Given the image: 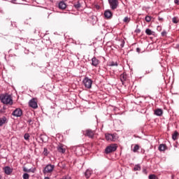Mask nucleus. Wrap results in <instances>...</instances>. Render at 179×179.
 <instances>
[{"mask_svg":"<svg viewBox=\"0 0 179 179\" xmlns=\"http://www.w3.org/2000/svg\"><path fill=\"white\" fill-rule=\"evenodd\" d=\"M54 169H55V166L52 164L46 165L43 169V174H48L50 173H52Z\"/></svg>","mask_w":179,"mask_h":179,"instance_id":"nucleus-3","label":"nucleus"},{"mask_svg":"<svg viewBox=\"0 0 179 179\" xmlns=\"http://www.w3.org/2000/svg\"><path fill=\"white\" fill-rule=\"evenodd\" d=\"M85 136H88L89 138H93L94 136V131L90 129H87Z\"/></svg>","mask_w":179,"mask_h":179,"instance_id":"nucleus-10","label":"nucleus"},{"mask_svg":"<svg viewBox=\"0 0 179 179\" xmlns=\"http://www.w3.org/2000/svg\"><path fill=\"white\" fill-rule=\"evenodd\" d=\"M105 138L106 141H110L111 142H115L117 141V135L115 134H105Z\"/></svg>","mask_w":179,"mask_h":179,"instance_id":"nucleus-6","label":"nucleus"},{"mask_svg":"<svg viewBox=\"0 0 179 179\" xmlns=\"http://www.w3.org/2000/svg\"><path fill=\"white\" fill-rule=\"evenodd\" d=\"M121 44H120V47L122 48H124V44H125V41H124V40H122V41H121Z\"/></svg>","mask_w":179,"mask_h":179,"instance_id":"nucleus-33","label":"nucleus"},{"mask_svg":"<svg viewBox=\"0 0 179 179\" xmlns=\"http://www.w3.org/2000/svg\"><path fill=\"white\" fill-rule=\"evenodd\" d=\"M148 178H149V179H158V178H157V176H156V175H155V174H151V175H150V176H148Z\"/></svg>","mask_w":179,"mask_h":179,"instance_id":"nucleus-24","label":"nucleus"},{"mask_svg":"<svg viewBox=\"0 0 179 179\" xmlns=\"http://www.w3.org/2000/svg\"><path fill=\"white\" fill-rule=\"evenodd\" d=\"M136 51H137V52H141V48H136Z\"/></svg>","mask_w":179,"mask_h":179,"instance_id":"nucleus-38","label":"nucleus"},{"mask_svg":"<svg viewBox=\"0 0 179 179\" xmlns=\"http://www.w3.org/2000/svg\"><path fill=\"white\" fill-rule=\"evenodd\" d=\"M43 154L44 156H48V150L47 148H44Z\"/></svg>","mask_w":179,"mask_h":179,"instance_id":"nucleus-25","label":"nucleus"},{"mask_svg":"<svg viewBox=\"0 0 179 179\" xmlns=\"http://www.w3.org/2000/svg\"><path fill=\"white\" fill-rule=\"evenodd\" d=\"M99 63L100 62L99 61V59H97V58L93 57L92 59V65H93V66H97Z\"/></svg>","mask_w":179,"mask_h":179,"instance_id":"nucleus-13","label":"nucleus"},{"mask_svg":"<svg viewBox=\"0 0 179 179\" xmlns=\"http://www.w3.org/2000/svg\"><path fill=\"white\" fill-rule=\"evenodd\" d=\"M6 121H8V119L5 116L0 118V127H2V125H3V124H6Z\"/></svg>","mask_w":179,"mask_h":179,"instance_id":"nucleus-16","label":"nucleus"},{"mask_svg":"<svg viewBox=\"0 0 179 179\" xmlns=\"http://www.w3.org/2000/svg\"><path fill=\"white\" fill-rule=\"evenodd\" d=\"M159 152H164L166 149H167V146L164 144H160L159 148H158Z\"/></svg>","mask_w":179,"mask_h":179,"instance_id":"nucleus-17","label":"nucleus"},{"mask_svg":"<svg viewBox=\"0 0 179 179\" xmlns=\"http://www.w3.org/2000/svg\"><path fill=\"white\" fill-rule=\"evenodd\" d=\"M167 34V32L166 31H163L162 32V36H163V37H164V36H166Z\"/></svg>","mask_w":179,"mask_h":179,"instance_id":"nucleus-36","label":"nucleus"},{"mask_svg":"<svg viewBox=\"0 0 179 179\" xmlns=\"http://www.w3.org/2000/svg\"><path fill=\"white\" fill-rule=\"evenodd\" d=\"M83 83H84L85 87H87V89H91L93 81L88 77H85L83 80Z\"/></svg>","mask_w":179,"mask_h":179,"instance_id":"nucleus-2","label":"nucleus"},{"mask_svg":"<svg viewBox=\"0 0 179 179\" xmlns=\"http://www.w3.org/2000/svg\"><path fill=\"white\" fill-rule=\"evenodd\" d=\"M74 6H75V8H80V3H78L77 4H75Z\"/></svg>","mask_w":179,"mask_h":179,"instance_id":"nucleus-35","label":"nucleus"},{"mask_svg":"<svg viewBox=\"0 0 179 179\" xmlns=\"http://www.w3.org/2000/svg\"><path fill=\"white\" fill-rule=\"evenodd\" d=\"M109 66H118V63L117 62H111Z\"/></svg>","mask_w":179,"mask_h":179,"instance_id":"nucleus-23","label":"nucleus"},{"mask_svg":"<svg viewBox=\"0 0 179 179\" xmlns=\"http://www.w3.org/2000/svg\"><path fill=\"white\" fill-rule=\"evenodd\" d=\"M159 20H163V18H162V17H159Z\"/></svg>","mask_w":179,"mask_h":179,"instance_id":"nucleus-42","label":"nucleus"},{"mask_svg":"<svg viewBox=\"0 0 179 179\" xmlns=\"http://www.w3.org/2000/svg\"><path fill=\"white\" fill-rule=\"evenodd\" d=\"M143 173H144V174H148V171L146 170V169H143Z\"/></svg>","mask_w":179,"mask_h":179,"instance_id":"nucleus-37","label":"nucleus"},{"mask_svg":"<svg viewBox=\"0 0 179 179\" xmlns=\"http://www.w3.org/2000/svg\"><path fill=\"white\" fill-rule=\"evenodd\" d=\"M57 150L59 153H65L66 148L64 145H59L57 146Z\"/></svg>","mask_w":179,"mask_h":179,"instance_id":"nucleus-12","label":"nucleus"},{"mask_svg":"<svg viewBox=\"0 0 179 179\" xmlns=\"http://www.w3.org/2000/svg\"><path fill=\"white\" fill-rule=\"evenodd\" d=\"M22 114L23 112L22 111V109L17 108L13 112L12 115H13L14 117H22Z\"/></svg>","mask_w":179,"mask_h":179,"instance_id":"nucleus-7","label":"nucleus"},{"mask_svg":"<svg viewBox=\"0 0 179 179\" xmlns=\"http://www.w3.org/2000/svg\"><path fill=\"white\" fill-rule=\"evenodd\" d=\"M137 150H139V146H138V145H135V146L134 147L133 151H134V152H137Z\"/></svg>","mask_w":179,"mask_h":179,"instance_id":"nucleus-30","label":"nucleus"},{"mask_svg":"<svg viewBox=\"0 0 179 179\" xmlns=\"http://www.w3.org/2000/svg\"><path fill=\"white\" fill-rule=\"evenodd\" d=\"M129 20H130L129 17H125L124 18V20H123V22H124V23H129Z\"/></svg>","mask_w":179,"mask_h":179,"instance_id":"nucleus-27","label":"nucleus"},{"mask_svg":"<svg viewBox=\"0 0 179 179\" xmlns=\"http://www.w3.org/2000/svg\"><path fill=\"white\" fill-rule=\"evenodd\" d=\"M1 144H0V148H1Z\"/></svg>","mask_w":179,"mask_h":179,"instance_id":"nucleus-45","label":"nucleus"},{"mask_svg":"<svg viewBox=\"0 0 179 179\" xmlns=\"http://www.w3.org/2000/svg\"><path fill=\"white\" fill-rule=\"evenodd\" d=\"M178 136V132L175 131V132L173 134V135H172V139H173V141H176Z\"/></svg>","mask_w":179,"mask_h":179,"instance_id":"nucleus-21","label":"nucleus"},{"mask_svg":"<svg viewBox=\"0 0 179 179\" xmlns=\"http://www.w3.org/2000/svg\"><path fill=\"white\" fill-rule=\"evenodd\" d=\"M24 138L25 141H29V138H30V135L29 134H25L24 136Z\"/></svg>","mask_w":179,"mask_h":179,"instance_id":"nucleus-29","label":"nucleus"},{"mask_svg":"<svg viewBox=\"0 0 179 179\" xmlns=\"http://www.w3.org/2000/svg\"><path fill=\"white\" fill-rule=\"evenodd\" d=\"M172 22L173 23H178V18H177V17H174L172 18Z\"/></svg>","mask_w":179,"mask_h":179,"instance_id":"nucleus-26","label":"nucleus"},{"mask_svg":"<svg viewBox=\"0 0 179 179\" xmlns=\"http://www.w3.org/2000/svg\"><path fill=\"white\" fill-rule=\"evenodd\" d=\"M0 99L1 103L3 104H9L10 106L13 104V101L12 100V97L10 95H1L0 96Z\"/></svg>","mask_w":179,"mask_h":179,"instance_id":"nucleus-1","label":"nucleus"},{"mask_svg":"<svg viewBox=\"0 0 179 179\" xmlns=\"http://www.w3.org/2000/svg\"><path fill=\"white\" fill-rule=\"evenodd\" d=\"M93 173V171L92 169H87L85 176L86 178H90V176Z\"/></svg>","mask_w":179,"mask_h":179,"instance_id":"nucleus-15","label":"nucleus"},{"mask_svg":"<svg viewBox=\"0 0 179 179\" xmlns=\"http://www.w3.org/2000/svg\"><path fill=\"white\" fill-rule=\"evenodd\" d=\"M29 170H30V173H35L36 168L29 169Z\"/></svg>","mask_w":179,"mask_h":179,"instance_id":"nucleus-34","label":"nucleus"},{"mask_svg":"<svg viewBox=\"0 0 179 179\" xmlns=\"http://www.w3.org/2000/svg\"><path fill=\"white\" fill-rule=\"evenodd\" d=\"M28 122H29V124H32V123H31V119H29V120H28Z\"/></svg>","mask_w":179,"mask_h":179,"instance_id":"nucleus-41","label":"nucleus"},{"mask_svg":"<svg viewBox=\"0 0 179 179\" xmlns=\"http://www.w3.org/2000/svg\"><path fill=\"white\" fill-rule=\"evenodd\" d=\"M3 170L5 173V174H6L7 176H10V174H12V173L13 172V169H11L10 166H5L3 168Z\"/></svg>","mask_w":179,"mask_h":179,"instance_id":"nucleus-8","label":"nucleus"},{"mask_svg":"<svg viewBox=\"0 0 179 179\" xmlns=\"http://www.w3.org/2000/svg\"><path fill=\"white\" fill-rule=\"evenodd\" d=\"M145 22H148L152 20V17H150V16H148V15L145 16Z\"/></svg>","mask_w":179,"mask_h":179,"instance_id":"nucleus-28","label":"nucleus"},{"mask_svg":"<svg viewBox=\"0 0 179 179\" xmlns=\"http://www.w3.org/2000/svg\"><path fill=\"white\" fill-rule=\"evenodd\" d=\"M120 80L121 82H125V80H127V75L125 74H121L120 75Z\"/></svg>","mask_w":179,"mask_h":179,"instance_id":"nucleus-19","label":"nucleus"},{"mask_svg":"<svg viewBox=\"0 0 179 179\" xmlns=\"http://www.w3.org/2000/svg\"><path fill=\"white\" fill-rule=\"evenodd\" d=\"M23 179H29V175L27 173H24L22 176Z\"/></svg>","mask_w":179,"mask_h":179,"instance_id":"nucleus-32","label":"nucleus"},{"mask_svg":"<svg viewBox=\"0 0 179 179\" xmlns=\"http://www.w3.org/2000/svg\"><path fill=\"white\" fill-rule=\"evenodd\" d=\"M175 3H177L178 5H179V0H175Z\"/></svg>","mask_w":179,"mask_h":179,"instance_id":"nucleus-39","label":"nucleus"},{"mask_svg":"<svg viewBox=\"0 0 179 179\" xmlns=\"http://www.w3.org/2000/svg\"><path fill=\"white\" fill-rule=\"evenodd\" d=\"M110 8L114 10L118 8V0H108Z\"/></svg>","mask_w":179,"mask_h":179,"instance_id":"nucleus-5","label":"nucleus"},{"mask_svg":"<svg viewBox=\"0 0 179 179\" xmlns=\"http://www.w3.org/2000/svg\"><path fill=\"white\" fill-rule=\"evenodd\" d=\"M134 170V171H141V166L139 164L135 165Z\"/></svg>","mask_w":179,"mask_h":179,"instance_id":"nucleus-22","label":"nucleus"},{"mask_svg":"<svg viewBox=\"0 0 179 179\" xmlns=\"http://www.w3.org/2000/svg\"><path fill=\"white\" fill-rule=\"evenodd\" d=\"M145 34L148 36H152V34H153V31L152 30H150V29H145Z\"/></svg>","mask_w":179,"mask_h":179,"instance_id":"nucleus-20","label":"nucleus"},{"mask_svg":"<svg viewBox=\"0 0 179 179\" xmlns=\"http://www.w3.org/2000/svg\"><path fill=\"white\" fill-rule=\"evenodd\" d=\"M12 3H16V0H11Z\"/></svg>","mask_w":179,"mask_h":179,"instance_id":"nucleus-40","label":"nucleus"},{"mask_svg":"<svg viewBox=\"0 0 179 179\" xmlns=\"http://www.w3.org/2000/svg\"><path fill=\"white\" fill-rule=\"evenodd\" d=\"M0 179H2V176L0 175Z\"/></svg>","mask_w":179,"mask_h":179,"instance_id":"nucleus-44","label":"nucleus"},{"mask_svg":"<svg viewBox=\"0 0 179 179\" xmlns=\"http://www.w3.org/2000/svg\"><path fill=\"white\" fill-rule=\"evenodd\" d=\"M44 179H50V178H48V177H45Z\"/></svg>","mask_w":179,"mask_h":179,"instance_id":"nucleus-43","label":"nucleus"},{"mask_svg":"<svg viewBox=\"0 0 179 179\" xmlns=\"http://www.w3.org/2000/svg\"><path fill=\"white\" fill-rule=\"evenodd\" d=\"M59 9H66V3L64 1H60L59 3Z\"/></svg>","mask_w":179,"mask_h":179,"instance_id":"nucleus-18","label":"nucleus"},{"mask_svg":"<svg viewBox=\"0 0 179 179\" xmlns=\"http://www.w3.org/2000/svg\"><path fill=\"white\" fill-rule=\"evenodd\" d=\"M29 106L31 107L32 108H37V107H38L37 105V101L34 98H33L29 101Z\"/></svg>","mask_w":179,"mask_h":179,"instance_id":"nucleus-9","label":"nucleus"},{"mask_svg":"<svg viewBox=\"0 0 179 179\" xmlns=\"http://www.w3.org/2000/svg\"><path fill=\"white\" fill-rule=\"evenodd\" d=\"M23 171H25V173H30V170L27 169L26 166L23 167Z\"/></svg>","mask_w":179,"mask_h":179,"instance_id":"nucleus-31","label":"nucleus"},{"mask_svg":"<svg viewBox=\"0 0 179 179\" xmlns=\"http://www.w3.org/2000/svg\"><path fill=\"white\" fill-rule=\"evenodd\" d=\"M155 115H157L158 117H161V115H163V110H162L161 108L155 110Z\"/></svg>","mask_w":179,"mask_h":179,"instance_id":"nucleus-14","label":"nucleus"},{"mask_svg":"<svg viewBox=\"0 0 179 179\" xmlns=\"http://www.w3.org/2000/svg\"><path fill=\"white\" fill-rule=\"evenodd\" d=\"M115 150H117V145L111 144L110 145L106 147V148L105 149V153H106V155H108V153L115 152Z\"/></svg>","mask_w":179,"mask_h":179,"instance_id":"nucleus-4","label":"nucleus"},{"mask_svg":"<svg viewBox=\"0 0 179 179\" xmlns=\"http://www.w3.org/2000/svg\"><path fill=\"white\" fill-rule=\"evenodd\" d=\"M104 16L106 19H111L113 17V13L110 10H106L104 12Z\"/></svg>","mask_w":179,"mask_h":179,"instance_id":"nucleus-11","label":"nucleus"}]
</instances>
